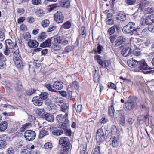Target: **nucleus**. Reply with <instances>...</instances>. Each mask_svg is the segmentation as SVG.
I'll use <instances>...</instances> for the list:
<instances>
[{"label":"nucleus","mask_w":154,"mask_h":154,"mask_svg":"<svg viewBox=\"0 0 154 154\" xmlns=\"http://www.w3.org/2000/svg\"><path fill=\"white\" fill-rule=\"evenodd\" d=\"M135 23L133 22H129L122 29L123 32L126 34L131 33V35H136L139 30L140 28H136Z\"/></svg>","instance_id":"1"},{"label":"nucleus","mask_w":154,"mask_h":154,"mask_svg":"<svg viewBox=\"0 0 154 154\" xmlns=\"http://www.w3.org/2000/svg\"><path fill=\"white\" fill-rule=\"evenodd\" d=\"M136 98L130 96L126 103L125 107L126 109L130 110L133 109L136 106Z\"/></svg>","instance_id":"2"},{"label":"nucleus","mask_w":154,"mask_h":154,"mask_svg":"<svg viewBox=\"0 0 154 154\" xmlns=\"http://www.w3.org/2000/svg\"><path fill=\"white\" fill-rule=\"evenodd\" d=\"M59 143L62 146L63 149L60 154H67V137H63L61 138L59 140Z\"/></svg>","instance_id":"3"},{"label":"nucleus","mask_w":154,"mask_h":154,"mask_svg":"<svg viewBox=\"0 0 154 154\" xmlns=\"http://www.w3.org/2000/svg\"><path fill=\"white\" fill-rule=\"evenodd\" d=\"M24 136L26 140L29 141H32L35 139L36 134L32 130H27L25 132Z\"/></svg>","instance_id":"4"},{"label":"nucleus","mask_w":154,"mask_h":154,"mask_svg":"<svg viewBox=\"0 0 154 154\" xmlns=\"http://www.w3.org/2000/svg\"><path fill=\"white\" fill-rule=\"evenodd\" d=\"M104 135L103 131L101 128L98 130L96 135V139L98 143H100L104 140Z\"/></svg>","instance_id":"5"},{"label":"nucleus","mask_w":154,"mask_h":154,"mask_svg":"<svg viewBox=\"0 0 154 154\" xmlns=\"http://www.w3.org/2000/svg\"><path fill=\"white\" fill-rule=\"evenodd\" d=\"M54 18L57 23H61L63 21L64 16L61 12L58 11L54 15Z\"/></svg>","instance_id":"6"},{"label":"nucleus","mask_w":154,"mask_h":154,"mask_svg":"<svg viewBox=\"0 0 154 154\" xmlns=\"http://www.w3.org/2000/svg\"><path fill=\"white\" fill-rule=\"evenodd\" d=\"M139 68L140 69H143L145 70H149L151 68L149 67L147 63L144 60H143L138 63Z\"/></svg>","instance_id":"7"},{"label":"nucleus","mask_w":154,"mask_h":154,"mask_svg":"<svg viewBox=\"0 0 154 154\" xmlns=\"http://www.w3.org/2000/svg\"><path fill=\"white\" fill-rule=\"evenodd\" d=\"M128 15L123 13H120L118 14L117 16L116 17V19L117 20H120V21H128Z\"/></svg>","instance_id":"8"},{"label":"nucleus","mask_w":154,"mask_h":154,"mask_svg":"<svg viewBox=\"0 0 154 154\" xmlns=\"http://www.w3.org/2000/svg\"><path fill=\"white\" fill-rule=\"evenodd\" d=\"M59 43L58 42L57 39H56L55 38L53 39V45L52 48L54 51H59L61 48V46L59 44Z\"/></svg>","instance_id":"9"},{"label":"nucleus","mask_w":154,"mask_h":154,"mask_svg":"<svg viewBox=\"0 0 154 154\" xmlns=\"http://www.w3.org/2000/svg\"><path fill=\"white\" fill-rule=\"evenodd\" d=\"M131 51H132L130 48L126 47L122 50L121 54L124 57H126L131 55Z\"/></svg>","instance_id":"10"},{"label":"nucleus","mask_w":154,"mask_h":154,"mask_svg":"<svg viewBox=\"0 0 154 154\" xmlns=\"http://www.w3.org/2000/svg\"><path fill=\"white\" fill-rule=\"evenodd\" d=\"M5 43L6 46L7 47L11 48V49H16L17 48V46L15 44L13 43L12 41L10 39H8L6 40Z\"/></svg>","instance_id":"11"},{"label":"nucleus","mask_w":154,"mask_h":154,"mask_svg":"<svg viewBox=\"0 0 154 154\" xmlns=\"http://www.w3.org/2000/svg\"><path fill=\"white\" fill-rule=\"evenodd\" d=\"M94 79V81L95 82H98L100 79V76L99 75V72L98 69H95L93 72Z\"/></svg>","instance_id":"12"},{"label":"nucleus","mask_w":154,"mask_h":154,"mask_svg":"<svg viewBox=\"0 0 154 154\" xmlns=\"http://www.w3.org/2000/svg\"><path fill=\"white\" fill-rule=\"evenodd\" d=\"M32 102L34 105L38 106L41 105L42 103V100L40 97L38 96L33 97Z\"/></svg>","instance_id":"13"},{"label":"nucleus","mask_w":154,"mask_h":154,"mask_svg":"<svg viewBox=\"0 0 154 154\" xmlns=\"http://www.w3.org/2000/svg\"><path fill=\"white\" fill-rule=\"evenodd\" d=\"M55 38L57 39L58 43L62 44L63 45H65L67 43L66 37L64 36H59Z\"/></svg>","instance_id":"14"},{"label":"nucleus","mask_w":154,"mask_h":154,"mask_svg":"<svg viewBox=\"0 0 154 154\" xmlns=\"http://www.w3.org/2000/svg\"><path fill=\"white\" fill-rule=\"evenodd\" d=\"M126 41V39L124 36H119L115 42V44L117 45H120Z\"/></svg>","instance_id":"15"},{"label":"nucleus","mask_w":154,"mask_h":154,"mask_svg":"<svg viewBox=\"0 0 154 154\" xmlns=\"http://www.w3.org/2000/svg\"><path fill=\"white\" fill-rule=\"evenodd\" d=\"M28 45L30 48H37L38 46L39 43L35 40H30L28 41Z\"/></svg>","instance_id":"16"},{"label":"nucleus","mask_w":154,"mask_h":154,"mask_svg":"<svg viewBox=\"0 0 154 154\" xmlns=\"http://www.w3.org/2000/svg\"><path fill=\"white\" fill-rule=\"evenodd\" d=\"M63 82H61L57 81L54 82L53 86V88L57 90L61 89L63 87Z\"/></svg>","instance_id":"17"},{"label":"nucleus","mask_w":154,"mask_h":154,"mask_svg":"<svg viewBox=\"0 0 154 154\" xmlns=\"http://www.w3.org/2000/svg\"><path fill=\"white\" fill-rule=\"evenodd\" d=\"M67 116V113H66L64 115L62 114H60L57 115L56 118V120L58 122H60L65 120V119H67L66 117Z\"/></svg>","instance_id":"18"},{"label":"nucleus","mask_w":154,"mask_h":154,"mask_svg":"<svg viewBox=\"0 0 154 154\" xmlns=\"http://www.w3.org/2000/svg\"><path fill=\"white\" fill-rule=\"evenodd\" d=\"M67 119H65L64 122L62 123H60L59 124V127L60 128L65 130L66 132H67Z\"/></svg>","instance_id":"19"},{"label":"nucleus","mask_w":154,"mask_h":154,"mask_svg":"<svg viewBox=\"0 0 154 154\" xmlns=\"http://www.w3.org/2000/svg\"><path fill=\"white\" fill-rule=\"evenodd\" d=\"M127 63L128 66L131 68L136 67L137 65V62L135 60H133V58L127 61Z\"/></svg>","instance_id":"20"},{"label":"nucleus","mask_w":154,"mask_h":154,"mask_svg":"<svg viewBox=\"0 0 154 154\" xmlns=\"http://www.w3.org/2000/svg\"><path fill=\"white\" fill-rule=\"evenodd\" d=\"M43 118L48 121L51 122H53L54 119V117L53 115L47 113L44 115Z\"/></svg>","instance_id":"21"},{"label":"nucleus","mask_w":154,"mask_h":154,"mask_svg":"<svg viewBox=\"0 0 154 154\" xmlns=\"http://www.w3.org/2000/svg\"><path fill=\"white\" fill-rule=\"evenodd\" d=\"M15 65L19 69H21L23 66L22 61L21 60V58L14 60Z\"/></svg>","instance_id":"22"},{"label":"nucleus","mask_w":154,"mask_h":154,"mask_svg":"<svg viewBox=\"0 0 154 154\" xmlns=\"http://www.w3.org/2000/svg\"><path fill=\"white\" fill-rule=\"evenodd\" d=\"M108 112L109 114L111 117L114 116L115 109L113 103H112L108 107Z\"/></svg>","instance_id":"23"},{"label":"nucleus","mask_w":154,"mask_h":154,"mask_svg":"<svg viewBox=\"0 0 154 154\" xmlns=\"http://www.w3.org/2000/svg\"><path fill=\"white\" fill-rule=\"evenodd\" d=\"M51 40L50 38H48L41 43L40 46L41 47L45 48L51 46Z\"/></svg>","instance_id":"24"},{"label":"nucleus","mask_w":154,"mask_h":154,"mask_svg":"<svg viewBox=\"0 0 154 154\" xmlns=\"http://www.w3.org/2000/svg\"><path fill=\"white\" fill-rule=\"evenodd\" d=\"M154 22V19H153L151 15H149L146 17L145 23L147 25H150Z\"/></svg>","instance_id":"25"},{"label":"nucleus","mask_w":154,"mask_h":154,"mask_svg":"<svg viewBox=\"0 0 154 154\" xmlns=\"http://www.w3.org/2000/svg\"><path fill=\"white\" fill-rule=\"evenodd\" d=\"M13 52L14 56V60L21 58L20 55L19 54V51L18 50V48L16 49H14Z\"/></svg>","instance_id":"26"},{"label":"nucleus","mask_w":154,"mask_h":154,"mask_svg":"<svg viewBox=\"0 0 154 154\" xmlns=\"http://www.w3.org/2000/svg\"><path fill=\"white\" fill-rule=\"evenodd\" d=\"M8 123L6 121H3L0 123V131L5 130L7 128Z\"/></svg>","instance_id":"27"},{"label":"nucleus","mask_w":154,"mask_h":154,"mask_svg":"<svg viewBox=\"0 0 154 154\" xmlns=\"http://www.w3.org/2000/svg\"><path fill=\"white\" fill-rule=\"evenodd\" d=\"M95 59L96 60L98 63L102 67L104 66V61H103L101 59V57L99 55H97L95 56Z\"/></svg>","instance_id":"28"},{"label":"nucleus","mask_w":154,"mask_h":154,"mask_svg":"<svg viewBox=\"0 0 154 154\" xmlns=\"http://www.w3.org/2000/svg\"><path fill=\"white\" fill-rule=\"evenodd\" d=\"M31 151L27 146L23 147L21 152V154H31Z\"/></svg>","instance_id":"29"},{"label":"nucleus","mask_w":154,"mask_h":154,"mask_svg":"<svg viewBox=\"0 0 154 154\" xmlns=\"http://www.w3.org/2000/svg\"><path fill=\"white\" fill-rule=\"evenodd\" d=\"M35 112L37 114L40 116H42L43 117L46 113L45 112V110L43 108L38 109L36 110Z\"/></svg>","instance_id":"30"},{"label":"nucleus","mask_w":154,"mask_h":154,"mask_svg":"<svg viewBox=\"0 0 154 154\" xmlns=\"http://www.w3.org/2000/svg\"><path fill=\"white\" fill-rule=\"evenodd\" d=\"M57 101V103H58L59 102L60 103H62V104L61 105V110L63 112H65L67 109V106L66 103H63V101L62 100H59Z\"/></svg>","instance_id":"31"},{"label":"nucleus","mask_w":154,"mask_h":154,"mask_svg":"<svg viewBox=\"0 0 154 154\" xmlns=\"http://www.w3.org/2000/svg\"><path fill=\"white\" fill-rule=\"evenodd\" d=\"M63 131L61 130L54 129L53 130L52 133L53 134L56 136H59L63 134Z\"/></svg>","instance_id":"32"},{"label":"nucleus","mask_w":154,"mask_h":154,"mask_svg":"<svg viewBox=\"0 0 154 154\" xmlns=\"http://www.w3.org/2000/svg\"><path fill=\"white\" fill-rule=\"evenodd\" d=\"M48 134V132L47 131L44 129H42L40 131L39 138H41L44 136Z\"/></svg>","instance_id":"33"},{"label":"nucleus","mask_w":154,"mask_h":154,"mask_svg":"<svg viewBox=\"0 0 154 154\" xmlns=\"http://www.w3.org/2000/svg\"><path fill=\"white\" fill-rule=\"evenodd\" d=\"M112 144L113 147H116L118 146V143L117 138L115 136L112 137Z\"/></svg>","instance_id":"34"},{"label":"nucleus","mask_w":154,"mask_h":154,"mask_svg":"<svg viewBox=\"0 0 154 154\" xmlns=\"http://www.w3.org/2000/svg\"><path fill=\"white\" fill-rule=\"evenodd\" d=\"M50 22L49 20L47 19L44 20L41 22V25L44 28L47 27L49 25Z\"/></svg>","instance_id":"35"},{"label":"nucleus","mask_w":154,"mask_h":154,"mask_svg":"<svg viewBox=\"0 0 154 154\" xmlns=\"http://www.w3.org/2000/svg\"><path fill=\"white\" fill-rule=\"evenodd\" d=\"M24 144L23 142L22 141H16L14 143L15 146L17 148H19L21 147Z\"/></svg>","instance_id":"36"},{"label":"nucleus","mask_w":154,"mask_h":154,"mask_svg":"<svg viewBox=\"0 0 154 154\" xmlns=\"http://www.w3.org/2000/svg\"><path fill=\"white\" fill-rule=\"evenodd\" d=\"M111 131L114 134H118L119 133V131L115 126H113L112 127Z\"/></svg>","instance_id":"37"},{"label":"nucleus","mask_w":154,"mask_h":154,"mask_svg":"<svg viewBox=\"0 0 154 154\" xmlns=\"http://www.w3.org/2000/svg\"><path fill=\"white\" fill-rule=\"evenodd\" d=\"M23 37L25 41H27L31 38V35L28 32H25L23 34Z\"/></svg>","instance_id":"38"},{"label":"nucleus","mask_w":154,"mask_h":154,"mask_svg":"<svg viewBox=\"0 0 154 154\" xmlns=\"http://www.w3.org/2000/svg\"><path fill=\"white\" fill-rule=\"evenodd\" d=\"M149 3L148 2L145 0H141V3L139 4V7L141 8H144V6Z\"/></svg>","instance_id":"39"},{"label":"nucleus","mask_w":154,"mask_h":154,"mask_svg":"<svg viewBox=\"0 0 154 154\" xmlns=\"http://www.w3.org/2000/svg\"><path fill=\"white\" fill-rule=\"evenodd\" d=\"M48 94L47 93L44 92L41 93L40 95V97L42 100H45L48 97Z\"/></svg>","instance_id":"40"},{"label":"nucleus","mask_w":154,"mask_h":154,"mask_svg":"<svg viewBox=\"0 0 154 154\" xmlns=\"http://www.w3.org/2000/svg\"><path fill=\"white\" fill-rule=\"evenodd\" d=\"M44 147L46 149L50 150L52 148V144L50 142L46 143L45 144Z\"/></svg>","instance_id":"41"},{"label":"nucleus","mask_w":154,"mask_h":154,"mask_svg":"<svg viewBox=\"0 0 154 154\" xmlns=\"http://www.w3.org/2000/svg\"><path fill=\"white\" fill-rule=\"evenodd\" d=\"M81 146L82 148L81 149V154H87V153L86 151L87 148L86 145L84 146L83 145H81Z\"/></svg>","instance_id":"42"},{"label":"nucleus","mask_w":154,"mask_h":154,"mask_svg":"<svg viewBox=\"0 0 154 154\" xmlns=\"http://www.w3.org/2000/svg\"><path fill=\"white\" fill-rule=\"evenodd\" d=\"M100 148L99 146H97L95 148L91 154H100Z\"/></svg>","instance_id":"43"},{"label":"nucleus","mask_w":154,"mask_h":154,"mask_svg":"<svg viewBox=\"0 0 154 154\" xmlns=\"http://www.w3.org/2000/svg\"><path fill=\"white\" fill-rule=\"evenodd\" d=\"M36 13L38 17H40L44 15V11L43 10L40 9L36 11Z\"/></svg>","instance_id":"44"},{"label":"nucleus","mask_w":154,"mask_h":154,"mask_svg":"<svg viewBox=\"0 0 154 154\" xmlns=\"http://www.w3.org/2000/svg\"><path fill=\"white\" fill-rule=\"evenodd\" d=\"M30 125L31 124L30 123H27L23 125L20 128L21 131H23L24 130L26 129L28 127L30 126Z\"/></svg>","instance_id":"45"},{"label":"nucleus","mask_w":154,"mask_h":154,"mask_svg":"<svg viewBox=\"0 0 154 154\" xmlns=\"http://www.w3.org/2000/svg\"><path fill=\"white\" fill-rule=\"evenodd\" d=\"M45 86L46 88L49 91L53 92H55L56 91L54 89H53L52 88L51 86V85L49 84H45Z\"/></svg>","instance_id":"46"},{"label":"nucleus","mask_w":154,"mask_h":154,"mask_svg":"<svg viewBox=\"0 0 154 154\" xmlns=\"http://www.w3.org/2000/svg\"><path fill=\"white\" fill-rule=\"evenodd\" d=\"M106 23L107 24L112 25L114 23V20L112 18H107L106 20Z\"/></svg>","instance_id":"47"},{"label":"nucleus","mask_w":154,"mask_h":154,"mask_svg":"<svg viewBox=\"0 0 154 154\" xmlns=\"http://www.w3.org/2000/svg\"><path fill=\"white\" fill-rule=\"evenodd\" d=\"M57 28V27L55 26L51 25L48 29L47 32H50L55 30Z\"/></svg>","instance_id":"48"},{"label":"nucleus","mask_w":154,"mask_h":154,"mask_svg":"<svg viewBox=\"0 0 154 154\" xmlns=\"http://www.w3.org/2000/svg\"><path fill=\"white\" fill-rule=\"evenodd\" d=\"M17 11L18 13L20 15H21L24 13L25 10L23 8H18L17 9Z\"/></svg>","instance_id":"49"},{"label":"nucleus","mask_w":154,"mask_h":154,"mask_svg":"<svg viewBox=\"0 0 154 154\" xmlns=\"http://www.w3.org/2000/svg\"><path fill=\"white\" fill-rule=\"evenodd\" d=\"M103 48L102 46L99 45L97 47V49H95L94 50V51L96 53L98 54H100L102 51V49Z\"/></svg>","instance_id":"50"},{"label":"nucleus","mask_w":154,"mask_h":154,"mask_svg":"<svg viewBox=\"0 0 154 154\" xmlns=\"http://www.w3.org/2000/svg\"><path fill=\"white\" fill-rule=\"evenodd\" d=\"M134 55L136 56H138L140 55L141 52L139 49H135L133 51Z\"/></svg>","instance_id":"51"},{"label":"nucleus","mask_w":154,"mask_h":154,"mask_svg":"<svg viewBox=\"0 0 154 154\" xmlns=\"http://www.w3.org/2000/svg\"><path fill=\"white\" fill-rule=\"evenodd\" d=\"M154 41V40H153L152 39L148 40L145 43L146 45L147 46H149L151 45L152 46Z\"/></svg>","instance_id":"52"},{"label":"nucleus","mask_w":154,"mask_h":154,"mask_svg":"<svg viewBox=\"0 0 154 154\" xmlns=\"http://www.w3.org/2000/svg\"><path fill=\"white\" fill-rule=\"evenodd\" d=\"M133 40L135 43L138 44V45H140V43L143 42V40L139 38H134Z\"/></svg>","instance_id":"53"},{"label":"nucleus","mask_w":154,"mask_h":154,"mask_svg":"<svg viewBox=\"0 0 154 154\" xmlns=\"http://www.w3.org/2000/svg\"><path fill=\"white\" fill-rule=\"evenodd\" d=\"M26 20L28 23H33L35 21L34 18L32 17H28L27 18Z\"/></svg>","instance_id":"54"},{"label":"nucleus","mask_w":154,"mask_h":154,"mask_svg":"<svg viewBox=\"0 0 154 154\" xmlns=\"http://www.w3.org/2000/svg\"><path fill=\"white\" fill-rule=\"evenodd\" d=\"M11 48H9L7 47V46H5V49L4 51V54L6 55H8L10 53L11 51L10 49Z\"/></svg>","instance_id":"55"},{"label":"nucleus","mask_w":154,"mask_h":154,"mask_svg":"<svg viewBox=\"0 0 154 154\" xmlns=\"http://www.w3.org/2000/svg\"><path fill=\"white\" fill-rule=\"evenodd\" d=\"M6 144L5 141L2 140H0V149H2L6 146Z\"/></svg>","instance_id":"56"},{"label":"nucleus","mask_w":154,"mask_h":154,"mask_svg":"<svg viewBox=\"0 0 154 154\" xmlns=\"http://www.w3.org/2000/svg\"><path fill=\"white\" fill-rule=\"evenodd\" d=\"M76 112L78 114H79L82 109V106L81 105H77V108H76Z\"/></svg>","instance_id":"57"},{"label":"nucleus","mask_w":154,"mask_h":154,"mask_svg":"<svg viewBox=\"0 0 154 154\" xmlns=\"http://www.w3.org/2000/svg\"><path fill=\"white\" fill-rule=\"evenodd\" d=\"M36 91V90L34 89H31L29 90L27 92V94L29 95H31Z\"/></svg>","instance_id":"58"},{"label":"nucleus","mask_w":154,"mask_h":154,"mask_svg":"<svg viewBox=\"0 0 154 154\" xmlns=\"http://www.w3.org/2000/svg\"><path fill=\"white\" fill-rule=\"evenodd\" d=\"M125 1L127 4L131 5L134 4L136 0H125Z\"/></svg>","instance_id":"59"},{"label":"nucleus","mask_w":154,"mask_h":154,"mask_svg":"<svg viewBox=\"0 0 154 154\" xmlns=\"http://www.w3.org/2000/svg\"><path fill=\"white\" fill-rule=\"evenodd\" d=\"M45 32H42L39 35L38 38V40L43 39L45 37Z\"/></svg>","instance_id":"60"},{"label":"nucleus","mask_w":154,"mask_h":154,"mask_svg":"<svg viewBox=\"0 0 154 154\" xmlns=\"http://www.w3.org/2000/svg\"><path fill=\"white\" fill-rule=\"evenodd\" d=\"M115 27H112L110 28L108 30L109 34L111 35L114 33L115 32Z\"/></svg>","instance_id":"61"},{"label":"nucleus","mask_w":154,"mask_h":154,"mask_svg":"<svg viewBox=\"0 0 154 154\" xmlns=\"http://www.w3.org/2000/svg\"><path fill=\"white\" fill-rule=\"evenodd\" d=\"M5 66V63L4 61H0V69H2Z\"/></svg>","instance_id":"62"},{"label":"nucleus","mask_w":154,"mask_h":154,"mask_svg":"<svg viewBox=\"0 0 154 154\" xmlns=\"http://www.w3.org/2000/svg\"><path fill=\"white\" fill-rule=\"evenodd\" d=\"M33 64L36 68H37L40 66V63H39L38 61L37 60H35L33 63Z\"/></svg>","instance_id":"63"},{"label":"nucleus","mask_w":154,"mask_h":154,"mask_svg":"<svg viewBox=\"0 0 154 154\" xmlns=\"http://www.w3.org/2000/svg\"><path fill=\"white\" fill-rule=\"evenodd\" d=\"M14 152V150L12 148H8L7 150V152L8 154H13Z\"/></svg>","instance_id":"64"}]
</instances>
